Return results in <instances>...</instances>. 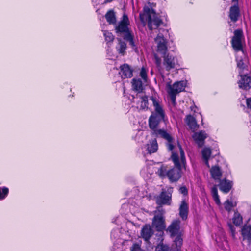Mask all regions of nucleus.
<instances>
[{"label":"nucleus","mask_w":251,"mask_h":251,"mask_svg":"<svg viewBox=\"0 0 251 251\" xmlns=\"http://www.w3.org/2000/svg\"><path fill=\"white\" fill-rule=\"evenodd\" d=\"M180 153V159L177 153L172 151L171 158L174 164V167L169 170L166 173V176L171 183L176 182L181 177L182 168L181 165L185 168L186 161L184 152L181 145L178 143Z\"/></svg>","instance_id":"f257e3e1"},{"label":"nucleus","mask_w":251,"mask_h":251,"mask_svg":"<svg viewBox=\"0 0 251 251\" xmlns=\"http://www.w3.org/2000/svg\"><path fill=\"white\" fill-rule=\"evenodd\" d=\"M139 18L144 26L147 24L150 30L157 29L163 24L162 20L155 11L148 6H145L143 7L142 12L139 14Z\"/></svg>","instance_id":"f03ea898"},{"label":"nucleus","mask_w":251,"mask_h":251,"mask_svg":"<svg viewBox=\"0 0 251 251\" xmlns=\"http://www.w3.org/2000/svg\"><path fill=\"white\" fill-rule=\"evenodd\" d=\"M163 121L164 119L162 118L151 115L149 119V126L150 128L152 130V134L157 137L160 136L166 140L167 141L166 146L168 150L172 151L175 148L173 137L166 130L157 129L160 122Z\"/></svg>","instance_id":"7ed1b4c3"},{"label":"nucleus","mask_w":251,"mask_h":251,"mask_svg":"<svg viewBox=\"0 0 251 251\" xmlns=\"http://www.w3.org/2000/svg\"><path fill=\"white\" fill-rule=\"evenodd\" d=\"M180 223L181 222L179 220H175L172 221L166 229L170 233L171 237L176 236L174 240V243L172 246L173 251H182L181 248L183 245V238L182 237V233L180 231Z\"/></svg>","instance_id":"20e7f679"},{"label":"nucleus","mask_w":251,"mask_h":251,"mask_svg":"<svg viewBox=\"0 0 251 251\" xmlns=\"http://www.w3.org/2000/svg\"><path fill=\"white\" fill-rule=\"evenodd\" d=\"M156 231L163 233L166 229L165 218L162 213L155 214L152 219L151 225Z\"/></svg>","instance_id":"39448f33"},{"label":"nucleus","mask_w":251,"mask_h":251,"mask_svg":"<svg viewBox=\"0 0 251 251\" xmlns=\"http://www.w3.org/2000/svg\"><path fill=\"white\" fill-rule=\"evenodd\" d=\"M173 188L170 187L167 191L162 190L159 195L156 198V203L159 205H170L172 201Z\"/></svg>","instance_id":"423d86ee"},{"label":"nucleus","mask_w":251,"mask_h":251,"mask_svg":"<svg viewBox=\"0 0 251 251\" xmlns=\"http://www.w3.org/2000/svg\"><path fill=\"white\" fill-rule=\"evenodd\" d=\"M129 24L130 22L127 15L124 14L123 16L122 19L119 23L118 25L115 26L116 32L125 33V35L131 33L128 28Z\"/></svg>","instance_id":"0eeeda50"},{"label":"nucleus","mask_w":251,"mask_h":251,"mask_svg":"<svg viewBox=\"0 0 251 251\" xmlns=\"http://www.w3.org/2000/svg\"><path fill=\"white\" fill-rule=\"evenodd\" d=\"M154 40L157 43V51L163 56L167 54V41L163 34L161 33L158 34Z\"/></svg>","instance_id":"6e6552de"},{"label":"nucleus","mask_w":251,"mask_h":251,"mask_svg":"<svg viewBox=\"0 0 251 251\" xmlns=\"http://www.w3.org/2000/svg\"><path fill=\"white\" fill-rule=\"evenodd\" d=\"M163 65L164 66L165 70L168 72L171 70L175 68L176 66L178 65L177 58L172 54L168 53L167 54L163 56Z\"/></svg>","instance_id":"1a4fd4ad"},{"label":"nucleus","mask_w":251,"mask_h":251,"mask_svg":"<svg viewBox=\"0 0 251 251\" xmlns=\"http://www.w3.org/2000/svg\"><path fill=\"white\" fill-rule=\"evenodd\" d=\"M243 36V31L241 29L235 30L234 32V36L231 40L232 47L236 51L243 50L241 43V38Z\"/></svg>","instance_id":"9d476101"},{"label":"nucleus","mask_w":251,"mask_h":251,"mask_svg":"<svg viewBox=\"0 0 251 251\" xmlns=\"http://www.w3.org/2000/svg\"><path fill=\"white\" fill-rule=\"evenodd\" d=\"M150 100L152 101V104L154 107V112L152 113L151 115H153L154 116L164 119L165 113L159 101L157 100L156 98L154 96H151Z\"/></svg>","instance_id":"9b49d317"},{"label":"nucleus","mask_w":251,"mask_h":251,"mask_svg":"<svg viewBox=\"0 0 251 251\" xmlns=\"http://www.w3.org/2000/svg\"><path fill=\"white\" fill-rule=\"evenodd\" d=\"M154 233L152 226L149 224H146L141 229L140 235L145 242H148Z\"/></svg>","instance_id":"f8f14e48"},{"label":"nucleus","mask_w":251,"mask_h":251,"mask_svg":"<svg viewBox=\"0 0 251 251\" xmlns=\"http://www.w3.org/2000/svg\"><path fill=\"white\" fill-rule=\"evenodd\" d=\"M241 78L238 81L239 87L244 90H249L251 88V77L247 74L240 75Z\"/></svg>","instance_id":"ddd939ff"},{"label":"nucleus","mask_w":251,"mask_h":251,"mask_svg":"<svg viewBox=\"0 0 251 251\" xmlns=\"http://www.w3.org/2000/svg\"><path fill=\"white\" fill-rule=\"evenodd\" d=\"M192 137L198 147H202L204 145V141L207 136L204 131L201 130L198 132H195Z\"/></svg>","instance_id":"4468645a"},{"label":"nucleus","mask_w":251,"mask_h":251,"mask_svg":"<svg viewBox=\"0 0 251 251\" xmlns=\"http://www.w3.org/2000/svg\"><path fill=\"white\" fill-rule=\"evenodd\" d=\"M121 78L126 79L131 78L133 76V70L130 66L127 64H124L120 67Z\"/></svg>","instance_id":"2eb2a0df"},{"label":"nucleus","mask_w":251,"mask_h":251,"mask_svg":"<svg viewBox=\"0 0 251 251\" xmlns=\"http://www.w3.org/2000/svg\"><path fill=\"white\" fill-rule=\"evenodd\" d=\"M189 213V205L185 199L181 201L179 208V215L182 220H186L188 218Z\"/></svg>","instance_id":"dca6fc26"},{"label":"nucleus","mask_w":251,"mask_h":251,"mask_svg":"<svg viewBox=\"0 0 251 251\" xmlns=\"http://www.w3.org/2000/svg\"><path fill=\"white\" fill-rule=\"evenodd\" d=\"M167 86L169 90L174 91L177 94L183 91L185 88V83L183 81L176 82L173 85L168 83Z\"/></svg>","instance_id":"f3484780"},{"label":"nucleus","mask_w":251,"mask_h":251,"mask_svg":"<svg viewBox=\"0 0 251 251\" xmlns=\"http://www.w3.org/2000/svg\"><path fill=\"white\" fill-rule=\"evenodd\" d=\"M219 182V189L220 191L225 194L228 193L231 189L232 182L226 178L220 179Z\"/></svg>","instance_id":"a211bd4d"},{"label":"nucleus","mask_w":251,"mask_h":251,"mask_svg":"<svg viewBox=\"0 0 251 251\" xmlns=\"http://www.w3.org/2000/svg\"><path fill=\"white\" fill-rule=\"evenodd\" d=\"M240 16V10L237 5L232 6L230 8L229 17L233 22L238 21Z\"/></svg>","instance_id":"6ab92c4d"},{"label":"nucleus","mask_w":251,"mask_h":251,"mask_svg":"<svg viewBox=\"0 0 251 251\" xmlns=\"http://www.w3.org/2000/svg\"><path fill=\"white\" fill-rule=\"evenodd\" d=\"M243 240H247L249 244L251 243V225H245L241 230Z\"/></svg>","instance_id":"aec40b11"},{"label":"nucleus","mask_w":251,"mask_h":251,"mask_svg":"<svg viewBox=\"0 0 251 251\" xmlns=\"http://www.w3.org/2000/svg\"><path fill=\"white\" fill-rule=\"evenodd\" d=\"M211 177L214 180H220L222 176V173L220 167L218 165L213 166L210 170Z\"/></svg>","instance_id":"412c9836"},{"label":"nucleus","mask_w":251,"mask_h":251,"mask_svg":"<svg viewBox=\"0 0 251 251\" xmlns=\"http://www.w3.org/2000/svg\"><path fill=\"white\" fill-rule=\"evenodd\" d=\"M186 122L189 128L193 131L199 128V126L197 124L195 118L191 115H188L186 116Z\"/></svg>","instance_id":"4be33fe9"},{"label":"nucleus","mask_w":251,"mask_h":251,"mask_svg":"<svg viewBox=\"0 0 251 251\" xmlns=\"http://www.w3.org/2000/svg\"><path fill=\"white\" fill-rule=\"evenodd\" d=\"M158 148V143L156 139L150 140L149 143L147 144V149L150 154L156 152Z\"/></svg>","instance_id":"5701e85b"},{"label":"nucleus","mask_w":251,"mask_h":251,"mask_svg":"<svg viewBox=\"0 0 251 251\" xmlns=\"http://www.w3.org/2000/svg\"><path fill=\"white\" fill-rule=\"evenodd\" d=\"M133 89L137 92L141 93L143 90V83L142 80L139 78H133L131 81Z\"/></svg>","instance_id":"b1692460"},{"label":"nucleus","mask_w":251,"mask_h":251,"mask_svg":"<svg viewBox=\"0 0 251 251\" xmlns=\"http://www.w3.org/2000/svg\"><path fill=\"white\" fill-rule=\"evenodd\" d=\"M106 21L110 25H115L116 23L115 13L113 10H108L105 15Z\"/></svg>","instance_id":"393cba45"},{"label":"nucleus","mask_w":251,"mask_h":251,"mask_svg":"<svg viewBox=\"0 0 251 251\" xmlns=\"http://www.w3.org/2000/svg\"><path fill=\"white\" fill-rule=\"evenodd\" d=\"M237 66L238 68L239 75L247 74L248 71V66L244 63L242 59H240L237 61Z\"/></svg>","instance_id":"a878e982"},{"label":"nucleus","mask_w":251,"mask_h":251,"mask_svg":"<svg viewBox=\"0 0 251 251\" xmlns=\"http://www.w3.org/2000/svg\"><path fill=\"white\" fill-rule=\"evenodd\" d=\"M140 101V109L147 110L148 108V97L146 95H139Z\"/></svg>","instance_id":"bb28decb"},{"label":"nucleus","mask_w":251,"mask_h":251,"mask_svg":"<svg viewBox=\"0 0 251 251\" xmlns=\"http://www.w3.org/2000/svg\"><path fill=\"white\" fill-rule=\"evenodd\" d=\"M211 193L215 203L219 205L221 201L218 193V190L216 185H214L211 189Z\"/></svg>","instance_id":"cd10ccee"},{"label":"nucleus","mask_w":251,"mask_h":251,"mask_svg":"<svg viewBox=\"0 0 251 251\" xmlns=\"http://www.w3.org/2000/svg\"><path fill=\"white\" fill-rule=\"evenodd\" d=\"M233 223L236 226H240L243 222V218L238 212H235L232 218Z\"/></svg>","instance_id":"c85d7f7f"},{"label":"nucleus","mask_w":251,"mask_h":251,"mask_svg":"<svg viewBox=\"0 0 251 251\" xmlns=\"http://www.w3.org/2000/svg\"><path fill=\"white\" fill-rule=\"evenodd\" d=\"M124 39L129 42V45L132 48L136 49V46L134 41V37L131 33H129L126 35H124Z\"/></svg>","instance_id":"c756f323"},{"label":"nucleus","mask_w":251,"mask_h":251,"mask_svg":"<svg viewBox=\"0 0 251 251\" xmlns=\"http://www.w3.org/2000/svg\"><path fill=\"white\" fill-rule=\"evenodd\" d=\"M155 251H171V249L169 245L161 242L156 246Z\"/></svg>","instance_id":"7c9ffc66"},{"label":"nucleus","mask_w":251,"mask_h":251,"mask_svg":"<svg viewBox=\"0 0 251 251\" xmlns=\"http://www.w3.org/2000/svg\"><path fill=\"white\" fill-rule=\"evenodd\" d=\"M119 44V47H117V51L119 53L124 55L126 49V44L125 42L122 41L121 40H120Z\"/></svg>","instance_id":"2f4dec72"},{"label":"nucleus","mask_w":251,"mask_h":251,"mask_svg":"<svg viewBox=\"0 0 251 251\" xmlns=\"http://www.w3.org/2000/svg\"><path fill=\"white\" fill-rule=\"evenodd\" d=\"M103 35L105 41L107 42V43H112L113 42L114 36L111 32H110L108 31H104Z\"/></svg>","instance_id":"473e14b6"},{"label":"nucleus","mask_w":251,"mask_h":251,"mask_svg":"<svg viewBox=\"0 0 251 251\" xmlns=\"http://www.w3.org/2000/svg\"><path fill=\"white\" fill-rule=\"evenodd\" d=\"M9 194V189L6 187H0V200L4 199Z\"/></svg>","instance_id":"72a5a7b5"},{"label":"nucleus","mask_w":251,"mask_h":251,"mask_svg":"<svg viewBox=\"0 0 251 251\" xmlns=\"http://www.w3.org/2000/svg\"><path fill=\"white\" fill-rule=\"evenodd\" d=\"M224 205L225 209L228 212H230L231 211L232 208L236 206V204H234L233 203L229 200H226L225 201Z\"/></svg>","instance_id":"f704fd0d"},{"label":"nucleus","mask_w":251,"mask_h":251,"mask_svg":"<svg viewBox=\"0 0 251 251\" xmlns=\"http://www.w3.org/2000/svg\"><path fill=\"white\" fill-rule=\"evenodd\" d=\"M201 153L203 159H209L211 154V150L210 148H204Z\"/></svg>","instance_id":"c9c22d12"},{"label":"nucleus","mask_w":251,"mask_h":251,"mask_svg":"<svg viewBox=\"0 0 251 251\" xmlns=\"http://www.w3.org/2000/svg\"><path fill=\"white\" fill-rule=\"evenodd\" d=\"M166 169L165 167L161 166L158 170L159 176L161 177H164L166 176Z\"/></svg>","instance_id":"e433bc0d"},{"label":"nucleus","mask_w":251,"mask_h":251,"mask_svg":"<svg viewBox=\"0 0 251 251\" xmlns=\"http://www.w3.org/2000/svg\"><path fill=\"white\" fill-rule=\"evenodd\" d=\"M140 76L144 80H146L147 79V71L146 68L144 67H142L140 73Z\"/></svg>","instance_id":"4c0bfd02"},{"label":"nucleus","mask_w":251,"mask_h":251,"mask_svg":"<svg viewBox=\"0 0 251 251\" xmlns=\"http://www.w3.org/2000/svg\"><path fill=\"white\" fill-rule=\"evenodd\" d=\"M228 226L229 228L231 234V236L233 238H235V228L234 226L232 225L231 223H228Z\"/></svg>","instance_id":"58836bf2"},{"label":"nucleus","mask_w":251,"mask_h":251,"mask_svg":"<svg viewBox=\"0 0 251 251\" xmlns=\"http://www.w3.org/2000/svg\"><path fill=\"white\" fill-rule=\"evenodd\" d=\"M130 251H142V250L138 244L134 243L131 247Z\"/></svg>","instance_id":"ea45409f"},{"label":"nucleus","mask_w":251,"mask_h":251,"mask_svg":"<svg viewBox=\"0 0 251 251\" xmlns=\"http://www.w3.org/2000/svg\"><path fill=\"white\" fill-rule=\"evenodd\" d=\"M168 93L170 95L171 99L173 103H175L176 102V95L177 93L174 91L169 90Z\"/></svg>","instance_id":"a19ab883"},{"label":"nucleus","mask_w":251,"mask_h":251,"mask_svg":"<svg viewBox=\"0 0 251 251\" xmlns=\"http://www.w3.org/2000/svg\"><path fill=\"white\" fill-rule=\"evenodd\" d=\"M179 192L184 196L188 195V189L185 186L180 187L179 189Z\"/></svg>","instance_id":"79ce46f5"},{"label":"nucleus","mask_w":251,"mask_h":251,"mask_svg":"<svg viewBox=\"0 0 251 251\" xmlns=\"http://www.w3.org/2000/svg\"><path fill=\"white\" fill-rule=\"evenodd\" d=\"M154 58H155V63H156V66L157 67H160V65H161V59H160V58H159L158 57V56L157 55H156V54L154 55Z\"/></svg>","instance_id":"37998d69"},{"label":"nucleus","mask_w":251,"mask_h":251,"mask_svg":"<svg viewBox=\"0 0 251 251\" xmlns=\"http://www.w3.org/2000/svg\"><path fill=\"white\" fill-rule=\"evenodd\" d=\"M246 104L247 107L251 109V98H249L246 99Z\"/></svg>","instance_id":"c03bdc74"},{"label":"nucleus","mask_w":251,"mask_h":251,"mask_svg":"<svg viewBox=\"0 0 251 251\" xmlns=\"http://www.w3.org/2000/svg\"><path fill=\"white\" fill-rule=\"evenodd\" d=\"M204 161V162H205V165L208 167L209 168L210 167V165L209 164V162H208V160L209 159H203Z\"/></svg>","instance_id":"a18cd8bd"},{"label":"nucleus","mask_w":251,"mask_h":251,"mask_svg":"<svg viewBox=\"0 0 251 251\" xmlns=\"http://www.w3.org/2000/svg\"><path fill=\"white\" fill-rule=\"evenodd\" d=\"M105 0V2L110 3V2H111L112 1H114V0Z\"/></svg>","instance_id":"49530a36"}]
</instances>
